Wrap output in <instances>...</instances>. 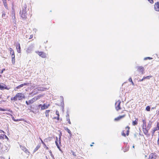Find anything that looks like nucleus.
Returning <instances> with one entry per match:
<instances>
[{"instance_id": "f257e3e1", "label": "nucleus", "mask_w": 159, "mask_h": 159, "mask_svg": "<svg viewBox=\"0 0 159 159\" xmlns=\"http://www.w3.org/2000/svg\"><path fill=\"white\" fill-rule=\"evenodd\" d=\"M25 98V96L24 94L22 93H18L14 97H12L11 98V101H16L17 100H21Z\"/></svg>"}, {"instance_id": "f03ea898", "label": "nucleus", "mask_w": 159, "mask_h": 159, "mask_svg": "<svg viewBox=\"0 0 159 159\" xmlns=\"http://www.w3.org/2000/svg\"><path fill=\"white\" fill-rule=\"evenodd\" d=\"M143 124L142 125V129L143 133L147 137L150 136V134L148 133V129L146 127V121L145 120H143Z\"/></svg>"}, {"instance_id": "7ed1b4c3", "label": "nucleus", "mask_w": 159, "mask_h": 159, "mask_svg": "<svg viewBox=\"0 0 159 159\" xmlns=\"http://www.w3.org/2000/svg\"><path fill=\"white\" fill-rule=\"evenodd\" d=\"M27 8V5L26 4L23 5L22 7V10L20 11V16L23 19H26V18L27 13L26 11V9Z\"/></svg>"}, {"instance_id": "20e7f679", "label": "nucleus", "mask_w": 159, "mask_h": 159, "mask_svg": "<svg viewBox=\"0 0 159 159\" xmlns=\"http://www.w3.org/2000/svg\"><path fill=\"white\" fill-rule=\"evenodd\" d=\"M39 98V97L38 96H35L31 99L29 100L28 101H26L25 102L26 103L27 105H30L35 102Z\"/></svg>"}, {"instance_id": "39448f33", "label": "nucleus", "mask_w": 159, "mask_h": 159, "mask_svg": "<svg viewBox=\"0 0 159 159\" xmlns=\"http://www.w3.org/2000/svg\"><path fill=\"white\" fill-rule=\"evenodd\" d=\"M130 127L127 126L125 128V129L123 130L122 133V135L124 137H126V136H128L129 132Z\"/></svg>"}, {"instance_id": "423d86ee", "label": "nucleus", "mask_w": 159, "mask_h": 159, "mask_svg": "<svg viewBox=\"0 0 159 159\" xmlns=\"http://www.w3.org/2000/svg\"><path fill=\"white\" fill-rule=\"evenodd\" d=\"M20 147L22 150H23L27 155V157H28L30 154V152L25 147L23 146L20 145Z\"/></svg>"}, {"instance_id": "0eeeda50", "label": "nucleus", "mask_w": 159, "mask_h": 159, "mask_svg": "<svg viewBox=\"0 0 159 159\" xmlns=\"http://www.w3.org/2000/svg\"><path fill=\"white\" fill-rule=\"evenodd\" d=\"M121 103V101L120 100H118L116 101L115 104V108L116 110L118 111L121 109L120 107V104Z\"/></svg>"}, {"instance_id": "6e6552de", "label": "nucleus", "mask_w": 159, "mask_h": 159, "mask_svg": "<svg viewBox=\"0 0 159 159\" xmlns=\"http://www.w3.org/2000/svg\"><path fill=\"white\" fill-rule=\"evenodd\" d=\"M157 130H159V122L157 123V127H156L154 128L151 132L152 136L154 135L155 132Z\"/></svg>"}, {"instance_id": "1a4fd4ad", "label": "nucleus", "mask_w": 159, "mask_h": 159, "mask_svg": "<svg viewBox=\"0 0 159 159\" xmlns=\"http://www.w3.org/2000/svg\"><path fill=\"white\" fill-rule=\"evenodd\" d=\"M154 10L157 11H159V2H155L154 5Z\"/></svg>"}, {"instance_id": "9d476101", "label": "nucleus", "mask_w": 159, "mask_h": 159, "mask_svg": "<svg viewBox=\"0 0 159 159\" xmlns=\"http://www.w3.org/2000/svg\"><path fill=\"white\" fill-rule=\"evenodd\" d=\"M50 105L49 104L46 105L45 104H44L43 105L41 104H39V106H41V109L42 110H43L48 108Z\"/></svg>"}, {"instance_id": "9b49d317", "label": "nucleus", "mask_w": 159, "mask_h": 159, "mask_svg": "<svg viewBox=\"0 0 159 159\" xmlns=\"http://www.w3.org/2000/svg\"><path fill=\"white\" fill-rule=\"evenodd\" d=\"M4 89L8 90L9 89L7 86L3 84H0V89L3 90Z\"/></svg>"}, {"instance_id": "f8f14e48", "label": "nucleus", "mask_w": 159, "mask_h": 159, "mask_svg": "<svg viewBox=\"0 0 159 159\" xmlns=\"http://www.w3.org/2000/svg\"><path fill=\"white\" fill-rule=\"evenodd\" d=\"M126 115V114H124L123 115H122L118 117L115 118L114 120L116 121H118L120 120V119L125 117V116Z\"/></svg>"}, {"instance_id": "ddd939ff", "label": "nucleus", "mask_w": 159, "mask_h": 159, "mask_svg": "<svg viewBox=\"0 0 159 159\" xmlns=\"http://www.w3.org/2000/svg\"><path fill=\"white\" fill-rule=\"evenodd\" d=\"M38 54L43 58H45L46 57V54L43 52H38Z\"/></svg>"}, {"instance_id": "4468645a", "label": "nucleus", "mask_w": 159, "mask_h": 159, "mask_svg": "<svg viewBox=\"0 0 159 159\" xmlns=\"http://www.w3.org/2000/svg\"><path fill=\"white\" fill-rule=\"evenodd\" d=\"M157 158V155L155 153H151L149 156L148 159H156Z\"/></svg>"}, {"instance_id": "2eb2a0df", "label": "nucleus", "mask_w": 159, "mask_h": 159, "mask_svg": "<svg viewBox=\"0 0 159 159\" xmlns=\"http://www.w3.org/2000/svg\"><path fill=\"white\" fill-rule=\"evenodd\" d=\"M137 70L139 72L141 73L142 74L144 73V69L143 67L142 66L138 67Z\"/></svg>"}, {"instance_id": "dca6fc26", "label": "nucleus", "mask_w": 159, "mask_h": 159, "mask_svg": "<svg viewBox=\"0 0 159 159\" xmlns=\"http://www.w3.org/2000/svg\"><path fill=\"white\" fill-rule=\"evenodd\" d=\"M29 84V83H24L23 84H21L18 86H17L16 88V89H19L20 88H21L23 87L24 86H27Z\"/></svg>"}, {"instance_id": "f3484780", "label": "nucleus", "mask_w": 159, "mask_h": 159, "mask_svg": "<svg viewBox=\"0 0 159 159\" xmlns=\"http://www.w3.org/2000/svg\"><path fill=\"white\" fill-rule=\"evenodd\" d=\"M16 47L17 50V52L18 53H20L21 52V50L20 49V44L19 43H17L16 44Z\"/></svg>"}, {"instance_id": "a211bd4d", "label": "nucleus", "mask_w": 159, "mask_h": 159, "mask_svg": "<svg viewBox=\"0 0 159 159\" xmlns=\"http://www.w3.org/2000/svg\"><path fill=\"white\" fill-rule=\"evenodd\" d=\"M41 147V144H39L36 146L33 151V153L37 151Z\"/></svg>"}, {"instance_id": "6ab92c4d", "label": "nucleus", "mask_w": 159, "mask_h": 159, "mask_svg": "<svg viewBox=\"0 0 159 159\" xmlns=\"http://www.w3.org/2000/svg\"><path fill=\"white\" fill-rule=\"evenodd\" d=\"M2 1L4 7L7 9H8V7L7 3V0H2Z\"/></svg>"}, {"instance_id": "aec40b11", "label": "nucleus", "mask_w": 159, "mask_h": 159, "mask_svg": "<svg viewBox=\"0 0 159 159\" xmlns=\"http://www.w3.org/2000/svg\"><path fill=\"white\" fill-rule=\"evenodd\" d=\"M65 129L67 131V132L69 134L70 136H72V133L70 130L67 128H65Z\"/></svg>"}, {"instance_id": "412c9836", "label": "nucleus", "mask_w": 159, "mask_h": 159, "mask_svg": "<svg viewBox=\"0 0 159 159\" xmlns=\"http://www.w3.org/2000/svg\"><path fill=\"white\" fill-rule=\"evenodd\" d=\"M138 119H136L134 121H133L132 122V125H135L137 124L138 122Z\"/></svg>"}, {"instance_id": "4be33fe9", "label": "nucleus", "mask_w": 159, "mask_h": 159, "mask_svg": "<svg viewBox=\"0 0 159 159\" xmlns=\"http://www.w3.org/2000/svg\"><path fill=\"white\" fill-rule=\"evenodd\" d=\"M57 141H58V138L57 137H56V140H55V142L56 144L57 148L60 150V146H59V144L58 143Z\"/></svg>"}, {"instance_id": "5701e85b", "label": "nucleus", "mask_w": 159, "mask_h": 159, "mask_svg": "<svg viewBox=\"0 0 159 159\" xmlns=\"http://www.w3.org/2000/svg\"><path fill=\"white\" fill-rule=\"evenodd\" d=\"M11 17H12V19L13 20H15V18H16V17H15V12L14 11L13 12H12V14H11Z\"/></svg>"}, {"instance_id": "b1692460", "label": "nucleus", "mask_w": 159, "mask_h": 159, "mask_svg": "<svg viewBox=\"0 0 159 159\" xmlns=\"http://www.w3.org/2000/svg\"><path fill=\"white\" fill-rule=\"evenodd\" d=\"M9 50L10 51V54L11 55H14L15 54L14 51L11 48H9Z\"/></svg>"}, {"instance_id": "393cba45", "label": "nucleus", "mask_w": 159, "mask_h": 159, "mask_svg": "<svg viewBox=\"0 0 159 159\" xmlns=\"http://www.w3.org/2000/svg\"><path fill=\"white\" fill-rule=\"evenodd\" d=\"M50 110H47L45 112V114L46 115V116L48 118L49 117V113L50 112Z\"/></svg>"}, {"instance_id": "a878e982", "label": "nucleus", "mask_w": 159, "mask_h": 159, "mask_svg": "<svg viewBox=\"0 0 159 159\" xmlns=\"http://www.w3.org/2000/svg\"><path fill=\"white\" fill-rule=\"evenodd\" d=\"M38 90H40L41 91H44L48 89H47L45 88H43V87H40L39 88Z\"/></svg>"}, {"instance_id": "bb28decb", "label": "nucleus", "mask_w": 159, "mask_h": 159, "mask_svg": "<svg viewBox=\"0 0 159 159\" xmlns=\"http://www.w3.org/2000/svg\"><path fill=\"white\" fill-rule=\"evenodd\" d=\"M66 120L67 121L68 123L69 124H71V123L70 121V118H69V115H68L67 116H66Z\"/></svg>"}, {"instance_id": "cd10ccee", "label": "nucleus", "mask_w": 159, "mask_h": 159, "mask_svg": "<svg viewBox=\"0 0 159 159\" xmlns=\"http://www.w3.org/2000/svg\"><path fill=\"white\" fill-rule=\"evenodd\" d=\"M152 76L151 75H149L148 76H147L146 77H143V79H149L150 78L152 77Z\"/></svg>"}, {"instance_id": "c85d7f7f", "label": "nucleus", "mask_w": 159, "mask_h": 159, "mask_svg": "<svg viewBox=\"0 0 159 159\" xmlns=\"http://www.w3.org/2000/svg\"><path fill=\"white\" fill-rule=\"evenodd\" d=\"M56 114L57 115V120H59V112L58 111H56Z\"/></svg>"}, {"instance_id": "c756f323", "label": "nucleus", "mask_w": 159, "mask_h": 159, "mask_svg": "<svg viewBox=\"0 0 159 159\" xmlns=\"http://www.w3.org/2000/svg\"><path fill=\"white\" fill-rule=\"evenodd\" d=\"M150 107L149 106H147L146 108V110L147 111H150Z\"/></svg>"}, {"instance_id": "7c9ffc66", "label": "nucleus", "mask_w": 159, "mask_h": 159, "mask_svg": "<svg viewBox=\"0 0 159 159\" xmlns=\"http://www.w3.org/2000/svg\"><path fill=\"white\" fill-rule=\"evenodd\" d=\"M15 57L12 58L11 61L13 64H14L15 63Z\"/></svg>"}, {"instance_id": "2f4dec72", "label": "nucleus", "mask_w": 159, "mask_h": 159, "mask_svg": "<svg viewBox=\"0 0 159 159\" xmlns=\"http://www.w3.org/2000/svg\"><path fill=\"white\" fill-rule=\"evenodd\" d=\"M151 126V123L149 124H148V126L147 127V128L148 129V130L150 128Z\"/></svg>"}, {"instance_id": "473e14b6", "label": "nucleus", "mask_w": 159, "mask_h": 159, "mask_svg": "<svg viewBox=\"0 0 159 159\" xmlns=\"http://www.w3.org/2000/svg\"><path fill=\"white\" fill-rule=\"evenodd\" d=\"M6 16V13L4 11H3L2 12V17H5Z\"/></svg>"}, {"instance_id": "72a5a7b5", "label": "nucleus", "mask_w": 159, "mask_h": 159, "mask_svg": "<svg viewBox=\"0 0 159 159\" xmlns=\"http://www.w3.org/2000/svg\"><path fill=\"white\" fill-rule=\"evenodd\" d=\"M152 59V57H146L144 59L145 60H147V59L151 60V59Z\"/></svg>"}, {"instance_id": "f704fd0d", "label": "nucleus", "mask_w": 159, "mask_h": 159, "mask_svg": "<svg viewBox=\"0 0 159 159\" xmlns=\"http://www.w3.org/2000/svg\"><path fill=\"white\" fill-rule=\"evenodd\" d=\"M43 144L44 145V148H45L46 149H47V150L48 149H49L46 146V145L45 143H44V144Z\"/></svg>"}, {"instance_id": "c9c22d12", "label": "nucleus", "mask_w": 159, "mask_h": 159, "mask_svg": "<svg viewBox=\"0 0 159 159\" xmlns=\"http://www.w3.org/2000/svg\"><path fill=\"white\" fill-rule=\"evenodd\" d=\"M148 1L151 4H153L154 3L153 0H148Z\"/></svg>"}, {"instance_id": "e433bc0d", "label": "nucleus", "mask_w": 159, "mask_h": 159, "mask_svg": "<svg viewBox=\"0 0 159 159\" xmlns=\"http://www.w3.org/2000/svg\"><path fill=\"white\" fill-rule=\"evenodd\" d=\"M7 109H2V108H0V111H7Z\"/></svg>"}, {"instance_id": "4c0bfd02", "label": "nucleus", "mask_w": 159, "mask_h": 159, "mask_svg": "<svg viewBox=\"0 0 159 159\" xmlns=\"http://www.w3.org/2000/svg\"><path fill=\"white\" fill-rule=\"evenodd\" d=\"M39 139L41 141V142L43 144H44V143L43 142V140L41 138H39Z\"/></svg>"}, {"instance_id": "58836bf2", "label": "nucleus", "mask_w": 159, "mask_h": 159, "mask_svg": "<svg viewBox=\"0 0 159 159\" xmlns=\"http://www.w3.org/2000/svg\"><path fill=\"white\" fill-rule=\"evenodd\" d=\"M49 152L50 154V155L51 156L53 157V155H52V153L51 152V150H50L49 151Z\"/></svg>"}, {"instance_id": "ea45409f", "label": "nucleus", "mask_w": 159, "mask_h": 159, "mask_svg": "<svg viewBox=\"0 0 159 159\" xmlns=\"http://www.w3.org/2000/svg\"><path fill=\"white\" fill-rule=\"evenodd\" d=\"M33 34L30 35L29 38V39H31L33 38Z\"/></svg>"}, {"instance_id": "a19ab883", "label": "nucleus", "mask_w": 159, "mask_h": 159, "mask_svg": "<svg viewBox=\"0 0 159 159\" xmlns=\"http://www.w3.org/2000/svg\"><path fill=\"white\" fill-rule=\"evenodd\" d=\"M5 68L3 69L1 72V73L2 74L3 73V71H5Z\"/></svg>"}, {"instance_id": "79ce46f5", "label": "nucleus", "mask_w": 159, "mask_h": 159, "mask_svg": "<svg viewBox=\"0 0 159 159\" xmlns=\"http://www.w3.org/2000/svg\"><path fill=\"white\" fill-rule=\"evenodd\" d=\"M129 81L130 82H132L133 81H132V79L131 78H130L129 79Z\"/></svg>"}, {"instance_id": "37998d69", "label": "nucleus", "mask_w": 159, "mask_h": 159, "mask_svg": "<svg viewBox=\"0 0 159 159\" xmlns=\"http://www.w3.org/2000/svg\"><path fill=\"white\" fill-rule=\"evenodd\" d=\"M11 58L15 57V54L14 55H11Z\"/></svg>"}, {"instance_id": "c03bdc74", "label": "nucleus", "mask_w": 159, "mask_h": 159, "mask_svg": "<svg viewBox=\"0 0 159 159\" xmlns=\"http://www.w3.org/2000/svg\"><path fill=\"white\" fill-rule=\"evenodd\" d=\"M158 143H159V132H158Z\"/></svg>"}, {"instance_id": "a18cd8bd", "label": "nucleus", "mask_w": 159, "mask_h": 159, "mask_svg": "<svg viewBox=\"0 0 159 159\" xmlns=\"http://www.w3.org/2000/svg\"><path fill=\"white\" fill-rule=\"evenodd\" d=\"M144 80V79H143H143H142L139 80V81H140V82L141 81H143Z\"/></svg>"}, {"instance_id": "49530a36", "label": "nucleus", "mask_w": 159, "mask_h": 159, "mask_svg": "<svg viewBox=\"0 0 159 159\" xmlns=\"http://www.w3.org/2000/svg\"><path fill=\"white\" fill-rule=\"evenodd\" d=\"M22 120L21 119H19V120H14L15 121H17L19 120L20 121V120Z\"/></svg>"}, {"instance_id": "de8ad7c7", "label": "nucleus", "mask_w": 159, "mask_h": 159, "mask_svg": "<svg viewBox=\"0 0 159 159\" xmlns=\"http://www.w3.org/2000/svg\"><path fill=\"white\" fill-rule=\"evenodd\" d=\"M59 143L60 144L61 143V138H59Z\"/></svg>"}, {"instance_id": "09e8293b", "label": "nucleus", "mask_w": 159, "mask_h": 159, "mask_svg": "<svg viewBox=\"0 0 159 159\" xmlns=\"http://www.w3.org/2000/svg\"><path fill=\"white\" fill-rule=\"evenodd\" d=\"M4 133V132L2 130L0 129V133Z\"/></svg>"}, {"instance_id": "8fccbe9b", "label": "nucleus", "mask_w": 159, "mask_h": 159, "mask_svg": "<svg viewBox=\"0 0 159 159\" xmlns=\"http://www.w3.org/2000/svg\"><path fill=\"white\" fill-rule=\"evenodd\" d=\"M125 111V110H124L122 111V112H121V113H124V111Z\"/></svg>"}, {"instance_id": "3c124183", "label": "nucleus", "mask_w": 159, "mask_h": 159, "mask_svg": "<svg viewBox=\"0 0 159 159\" xmlns=\"http://www.w3.org/2000/svg\"><path fill=\"white\" fill-rule=\"evenodd\" d=\"M131 83L133 85H134V84L133 81L132 82H131Z\"/></svg>"}, {"instance_id": "603ef678", "label": "nucleus", "mask_w": 159, "mask_h": 159, "mask_svg": "<svg viewBox=\"0 0 159 159\" xmlns=\"http://www.w3.org/2000/svg\"><path fill=\"white\" fill-rule=\"evenodd\" d=\"M90 146H91V147L93 146V144H91V145H90Z\"/></svg>"}, {"instance_id": "864d4df0", "label": "nucleus", "mask_w": 159, "mask_h": 159, "mask_svg": "<svg viewBox=\"0 0 159 159\" xmlns=\"http://www.w3.org/2000/svg\"><path fill=\"white\" fill-rule=\"evenodd\" d=\"M133 148H134V145L133 146Z\"/></svg>"}, {"instance_id": "5fc2aeb1", "label": "nucleus", "mask_w": 159, "mask_h": 159, "mask_svg": "<svg viewBox=\"0 0 159 159\" xmlns=\"http://www.w3.org/2000/svg\"><path fill=\"white\" fill-rule=\"evenodd\" d=\"M21 154H22V155L23 156H24V154H23V153H21Z\"/></svg>"}, {"instance_id": "6e6d98bb", "label": "nucleus", "mask_w": 159, "mask_h": 159, "mask_svg": "<svg viewBox=\"0 0 159 159\" xmlns=\"http://www.w3.org/2000/svg\"><path fill=\"white\" fill-rule=\"evenodd\" d=\"M2 95H0V98H1Z\"/></svg>"}, {"instance_id": "4d7b16f0", "label": "nucleus", "mask_w": 159, "mask_h": 159, "mask_svg": "<svg viewBox=\"0 0 159 159\" xmlns=\"http://www.w3.org/2000/svg\"><path fill=\"white\" fill-rule=\"evenodd\" d=\"M92 143V144H94V143L93 142V143Z\"/></svg>"}, {"instance_id": "13d9d810", "label": "nucleus", "mask_w": 159, "mask_h": 159, "mask_svg": "<svg viewBox=\"0 0 159 159\" xmlns=\"http://www.w3.org/2000/svg\"><path fill=\"white\" fill-rule=\"evenodd\" d=\"M6 138H7V137L6 136Z\"/></svg>"}]
</instances>
